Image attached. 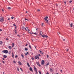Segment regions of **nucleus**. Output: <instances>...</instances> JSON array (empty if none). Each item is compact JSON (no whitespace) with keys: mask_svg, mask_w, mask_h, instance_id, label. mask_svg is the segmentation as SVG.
<instances>
[{"mask_svg":"<svg viewBox=\"0 0 74 74\" xmlns=\"http://www.w3.org/2000/svg\"><path fill=\"white\" fill-rule=\"evenodd\" d=\"M34 71H36V73H35V74H38V72H37V69L36 68V67L35 66H34Z\"/></svg>","mask_w":74,"mask_h":74,"instance_id":"nucleus-1","label":"nucleus"},{"mask_svg":"<svg viewBox=\"0 0 74 74\" xmlns=\"http://www.w3.org/2000/svg\"><path fill=\"white\" fill-rule=\"evenodd\" d=\"M2 52L5 53H8V51L7 50H4L2 51Z\"/></svg>","mask_w":74,"mask_h":74,"instance_id":"nucleus-2","label":"nucleus"},{"mask_svg":"<svg viewBox=\"0 0 74 74\" xmlns=\"http://www.w3.org/2000/svg\"><path fill=\"white\" fill-rule=\"evenodd\" d=\"M34 58L35 59H40V58L39 57V56H38V55L35 56L34 57Z\"/></svg>","mask_w":74,"mask_h":74,"instance_id":"nucleus-3","label":"nucleus"},{"mask_svg":"<svg viewBox=\"0 0 74 74\" xmlns=\"http://www.w3.org/2000/svg\"><path fill=\"white\" fill-rule=\"evenodd\" d=\"M37 64L38 66H39V67H41V65L39 64V62H37Z\"/></svg>","mask_w":74,"mask_h":74,"instance_id":"nucleus-4","label":"nucleus"},{"mask_svg":"<svg viewBox=\"0 0 74 74\" xmlns=\"http://www.w3.org/2000/svg\"><path fill=\"white\" fill-rule=\"evenodd\" d=\"M49 65V62H48L47 64H46L44 65L45 66H48Z\"/></svg>","mask_w":74,"mask_h":74,"instance_id":"nucleus-5","label":"nucleus"},{"mask_svg":"<svg viewBox=\"0 0 74 74\" xmlns=\"http://www.w3.org/2000/svg\"><path fill=\"white\" fill-rule=\"evenodd\" d=\"M41 64L42 65H44V60H43L41 62Z\"/></svg>","mask_w":74,"mask_h":74,"instance_id":"nucleus-6","label":"nucleus"},{"mask_svg":"<svg viewBox=\"0 0 74 74\" xmlns=\"http://www.w3.org/2000/svg\"><path fill=\"white\" fill-rule=\"evenodd\" d=\"M39 52H40L42 55H43V53L42 52V51H41V50H39Z\"/></svg>","mask_w":74,"mask_h":74,"instance_id":"nucleus-7","label":"nucleus"},{"mask_svg":"<svg viewBox=\"0 0 74 74\" xmlns=\"http://www.w3.org/2000/svg\"><path fill=\"white\" fill-rule=\"evenodd\" d=\"M48 17L47 16L46 17L44 18V19L45 21H47V19H48Z\"/></svg>","mask_w":74,"mask_h":74,"instance_id":"nucleus-8","label":"nucleus"},{"mask_svg":"<svg viewBox=\"0 0 74 74\" xmlns=\"http://www.w3.org/2000/svg\"><path fill=\"white\" fill-rule=\"evenodd\" d=\"M0 19H1L0 20V21L1 22H3V21H4V19H3V18H0Z\"/></svg>","mask_w":74,"mask_h":74,"instance_id":"nucleus-9","label":"nucleus"},{"mask_svg":"<svg viewBox=\"0 0 74 74\" xmlns=\"http://www.w3.org/2000/svg\"><path fill=\"white\" fill-rule=\"evenodd\" d=\"M50 73H52V71H53V70L52 69V68H50Z\"/></svg>","mask_w":74,"mask_h":74,"instance_id":"nucleus-10","label":"nucleus"},{"mask_svg":"<svg viewBox=\"0 0 74 74\" xmlns=\"http://www.w3.org/2000/svg\"><path fill=\"white\" fill-rule=\"evenodd\" d=\"M29 70L31 71H33V69H32V67H30L29 68Z\"/></svg>","mask_w":74,"mask_h":74,"instance_id":"nucleus-11","label":"nucleus"},{"mask_svg":"<svg viewBox=\"0 0 74 74\" xmlns=\"http://www.w3.org/2000/svg\"><path fill=\"white\" fill-rule=\"evenodd\" d=\"M22 29L23 30H25V27L23 26H22Z\"/></svg>","mask_w":74,"mask_h":74,"instance_id":"nucleus-12","label":"nucleus"},{"mask_svg":"<svg viewBox=\"0 0 74 74\" xmlns=\"http://www.w3.org/2000/svg\"><path fill=\"white\" fill-rule=\"evenodd\" d=\"M8 48L10 49H12V47H11V46H9Z\"/></svg>","mask_w":74,"mask_h":74,"instance_id":"nucleus-13","label":"nucleus"},{"mask_svg":"<svg viewBox=\"0 0 74 74\" xmlns=\"http://www.w3.org/2000/svg\"><path fill=\"white\" fill-rule=\"evenodd\" d=\"M13 26H14L15 27V29H16V25H15V24H13Z\"/></svg>","mask_w":74,"mask_h":74,"instance_id":"nucleus-14","label":"nucleus"},{"mask_svg":"<svg viewBox=\"0 0 74 74\" xmlns=\"http://www.w3.org/2000/svg\"><path fill=\"white\" fill-rule=\"evenodd\" d=\"M18 64H20V65H21V64H22V63H21L20 61H18Z\"/></svg>","mask_w":74,"mask_h":74,"instance_id":"nucleus-15","label":"nucleus"},{"mask_svg":"<svg viewBox=\"0 0 74 74\" xmlns=\"http://www.w3.org/2000/svg\"><path fill=\"white\" fill-rule=\"evenodd\" d=\"M40 35H42V32L40 31Z\"/></svg>","mask_w":74,"mask_h":74,"instance_id":"nucleus-16","label":"nucleus"},{"mask_svg":"<svg viewBox=\"0 0 74 74\" xmlns=\"http://www.w3.org/2000/svg\"><path fill=\"white\" fill-rule=\"evenodd\" d=\"M29 29H28V27H26L25 28V30H26L27 31V30H29Z\"/></svg>","mask_w":74,"mask_h":74,"instance_id":"nucleus-17","label":"nucleus"},{"mask_svg":"<svg viewBox=\"0 0 74 74\" xmlns=\"http://www.w3.org/2000/svg\"><path fill=\"white\" fill-rule=\"evenodd\" d=\"M73 26V23H71L70 24V27H72Z\"/></svg>","mask_w":74,"mask_h":74,"instance_id":"nucleus-18","label":"nucleus"},{"mask_svg":"<svg viewBox=\"0 0 74 74\" xmlns=\"http://www.w3.org/2000/svg\"><path fill=\"white\" fill-rule=\"evenodd\" d=\"M14 45H15V44H14V43H12V47H14Z\"/></svg>","mask_w":74,"mask_h":74,"instance_id":"nucleus-19","label":"nucleus"},{"mask_svg":"<svg viewBox=\"0 0 74 74\" xmlns=\"http://www.w3.org/2000/svg\"><path fill=\"white\" fill-rule=\"evenodd\" d=\"M33 34H35V35H38V34H37V33H36V32L33 33Z\"/></svg>","mask_w":74,"mask_h":74,"instance_id":"nucleus-20","label":"nucleus"},{"mask_svg":"<svg viewBox=\"0 0 74 74\" xmlns=\"http://www.w3.org/2000/svg\"><path fill=\"white\" fill-rule=\"evenodd\" d=\"M7 56L6 55H3V58H7Z\"/></svg>","mask_w":74,"mask_h":74,"instance_id":"nucleus-21","label":"nucleus"},{"mask_svg":"<svg viewBox=\"0 0 74 74\" xmlns=\"http://www.w3.org/2000/svg\"><path fill=\"white\" fill-rule=\"evenodd\" d=\"M25 51H27L28 50V49H27L26 47L25 48Z\"/></svg>","mask_w":74,"mask_h":74,"instance_id":"nucleus-22","label":"nucleus"},{"mask_svg":"<svg viewBox=\"0 0 74 74\" xmlns=\"http://www.w3.org/2000/svg\"><path fill=\"white\" fill-rule=\"evenodd\" d=\"M0 44L1 45H2L3 44V42L2 41H0Z\"/></svg>","mask_w":74,"mask_h":74,"instance_id":"nucleus-23","label":"nucleus"},{"mask_svg":"<svg viewBox=\"0 0 74 74\" xmlns=\"http://www.w3.org/2000/svg\"><path fill=\"white\" fill-rule=\"evenodd\" d=\"M27 65L28 67H30V65L29 64L28 62L27 63Z\"/></svg>","mask_w":74,"mask_h":74,"instance_id":"nucleus-24","label":"nucleus"},{"mask_svg":"<svg viewBox=\"0 0 74 74\" xmlns=\"http://www.w3.org/2000/svg\"><path fill=\"white\" fill-rule=\"evenodd\" d=\"M44 36H45V37L46 38H48V36H47V35H44Z\"/></svg>","mask_w":74,"mask_h":74,"instance_id":"nucleus-25","label":"nucleus"},{"mask_svg":"<svg viewBox=\"0 0 74 74\" xmlns=\"http://www.w3.org/2000/svg\"><path fill=\"white\" fill-rule=\"evenodd\" d=\"M21 56L23 58H24V56L23 55V54H21Z\"/></svg>","mask_w":74,"mask_h":74,"instance_id":"nucleus-26","label":"nucleus"},{"mask_svg":"<svg viewBox=\"0 0 74 74\" xmlns=\"http://www.w3.org/2000/svg\"><path fill=\"white\" fill-rule=\"evenodd\" d=\"M38 72L40 74H41V71H38Z\"/></svg>","mask_w":74,"mask_h":74,"instance_id":"nucleus-27","label":"nucleus"},{"mask_svg":"<svg viewBox=\"0 0 74 74\" xmlns=\"http://www.w3.org/2000/svg\"><path fill=\"white\" fill-rule=\"evenodd\" d=\"M29 48H30L31 49H32V47H31V46L30 45H29Z\"/></svg>","mask_w":74,"mask_h":74,"instance_id":"nucleus-28","label":"nucleus"},{"mask_svg":"<svg viewBox=\"0 0 74 74\" xmlns=\"http://www.w3.org/2000/svg\"><path fill=\"white\" fill-rule=\"evenodd\" d=\"M8 10H11V7H8Z\"/></svg>","mask_w":74,"mask_h":74,"instance_id":"nucleus-29","label":"nucleus"},{"mask_svg":"<svg viewBox=\"0 0 74 74\" xmlns=\"http://www.w3.org/2000/svg\"><path fill=\"white\" fill-rule=\"evenodd\" d=\"M12 58H14V53H12Z\"/></svg>","mask_w":74,"mask_h":74,"instance_id":"nucleus-30","label":"nucleus"},{"mask_svg":"<svg viewBox=\"0 0 74 74\" xmlns=\"http://www.w3.org/2000/svg\"><path fill=\"white\" fill-rule=\"evenodd\" d=\"M42 37H43V38H44L45 37L44 35H42Z\"/></svg>","mask_w":74,"mask_h":74,"instance_id":"nucleus-31","label":"nucleus"},{"mask_svg":"<svg viewBox=\"0 0 74 74\" xmlns=\"http://www.w3.org/2000/svg\"><path fill=\"white\" fill-rule=\"evenodd\" d=\"M14 32L15 33H17V32H16V29L15 30Z\"/></svg>","mask_w":74,"mask_h":74,"instance_id":"nucleus-32","label":"nucleus"},{"mask_svg":"<svg viewBox=\"0 0 74 74\" xmlns=\"http://www.w3.org/2000/svg\"><path fill=\"white\" fill-rule=\"evenodd\" d=\"M25 21H29V20H28V19H26V18H25Z\"/></svg>","mask_w":74,"mask_h":74,"instance_id":"nucleus-33","label":"nucleus"},{"mask_svg":"<svg viewBox=\"0 0 74 74\" xmlns=\"http://www.w3.org/2000/svg\"><path fill=\"white\" fill-rule=\"evenodd\" d=\"M31 59H32V60H34V58L33 57H32V58H31Z\"/></svg>","mask_w":74,"mask_h":74,"instance_id":"nucleus-34","label":"nucleus"},{"mask_svg":"<svg viewBox=\"0 0 74 74\" xmlns=\"http://www.w3.org/2000/svg\"><path fill=\"white\" fill-rule=\"evenodd\" d=\"M28 33H30V29L28 30Z\"/></svg>","mask_w":74,"mask_h":74,"instance_id":"nucleus-35","label":"nucleus"},{"mask_svg":"<svg viewBox=\"0 0 74 74\" xmlns=\"http://www.w3.org/2000/svg\"><path fill=\"white\" fill-rule=\"evenodd\" d=\"M13 63H16V62H15V61H13Z\"/></svg>","mask_w":74,"mask_h":74,"instance_id":"nucleus-36","label":"nucleus"},{"mask_svg":"<svg viewBox=\"0 0 74 74\" xmlns=\"http://www.w3.org/2000/svg\"><path fill=\"white\" fill-rule=\"evenodd\" d=\"M20 69L22 71H23V70H22V69L21 68H20Z\"/></svg>","mask_w":74,"mask_h":74,"instance_id":"nucleus-37","label":"nucleus"},{"mask_svg":"<svg viewBox=\"0 0 74 74\" xmlns=\"http://www.w3.org/2000/svg\"><path fill=\"white\" fill-rule=\"evenodd\" d=\"M46 23H48V20H47L46 21Z\"/></svg>","mask_w":74,"mask_h":74,"instance_id":"nucleus-38","label":"nucleus"},{"mask_svg":"<svg viewBox=\"0 0 74 74\" xmlns=\"http://www.w3.org/2000/svg\"><path fill=\"white\" fill-rule=\"evenodd\" d=\"M17 57H18V56L17 55H16L15 56V58H17Z\"/></svg>","mask_w":74,"mask_h":74,"instance_id":"nucleus-39","label":"nucleus"},{"mask_svg":"<svg viewBox=\"0 0 74 74\" xmlns=\"http://www.w3.org/2000/svg\"><path fill=\"white\" fill-rule=\"evenodd\" d=\"M64 4H66V1H64Z\"/></svg>","mask_w":74,"mask_h":74,"instance_id":"nucleus-40","label":"nucleus"},{"mask_svg":"<svg viewBox=\"0 0 74 74\" xmlns=\"http://www.w3.org/2000/svg\"><path fill=\"white\" fill-rule=\"evenodd\" d=\"M0 18H1V19L3 18V17H1V16H0Z\"/></svg>","mask_w":74,"mask_h":74,"instance_id":"nucleus-41","label":"nucleus"},{"mask_svg":"<svg viewBox=\"0 0 74 74\" xmlns=\"http://www.w3.org/2000/svg\"><path fill=\"white\" fill-rule=\"evenodd\" d=\"M14 16H12L11 17V19H14Z\"/></svg>","mask_w":74,"mask_h":74,"instance_id":"nucleus-42","label":"nucleus"},{"mask_svg":"<svg viewBox=\"0 0 74 74\" xmlns=\"http://www.w3.org/2000/svg\"><path fill=\"white\" fill-rule=\"evenodd\" d=\"M37 11H40V9H37Z\"/></svg>","mask_w":74,"mask_h":74,"instance_id":"nucleus-43","label":"nucleus"},{"mask_svg":"<svg viewBox=\"0 0 74 74\" xmlns=\"http://www.w3.org/2000/svg\"><path fill=\"white\" fill-rule=\"evenodd\" d=\"M71 2H72V1H69V3H71Z\"/></svg>","mask_w":74,"mask_h":74,"instance_id":"nucleus-44","label":"nucleus"},{"mask_svg":"<svg viewBox=\"0 0 74 74\" xmlns=\"http://www.w3.org/2000/svg\"><path fill=\"white\" fill-rule=\"evenodd\" d=\"M47 58H49V56L48 55H47Z\"/></svg>","mask_w":74,"mask_h":74,"instance_id":"nucleus-45","label":"nucleus"},{"mask_svg":"<svg viewBox=\"0 0 74 74\" xmlns=\"http://www.w3.org/2000/svg\"><path fill=\"white\" fill-rule=\"evenodd\" d=\"M38 56H41V55L40 54H38Z\"/></svg>","mask_w":74,"mask_h":74,"instance_id":"nucleus-46","label":"nucleus"},{"mask_svg":"<svg viewBox=\"0 0 74 74\" xmlns=\"http://www.w3.org/2000/svg\"><path fill=\"white\" fill-rule=\"evenodd\" d=\"M8 21H10V18H8Z\"/></svg>","mask_w":74,"mask_h":74,"instance_id":"nucleus-47","label":"nucleus"},{"mask_svg":"<svg viewBox=\"0 0 74 74\" xmlns=\"http://www.w3.org/2000/svg\"><path fill=\"white\" fill-rule=\"evenodd\" d=\"M27 53V55H29V52H27V53Z\"/></svg>","mask_w":74,"mask_h":74,"instance_id":"nucleus-48","label":"nucleus"},{"mask_svg":"<svg viewBox=\"0 0 74 74\" xmlns=\"http://www.w3.org/2000/svg\"><path fill=\"white\" fill-rule=\"evenodd\" d=\"M17 70L18 71H19V68H17Z\"/></svg>","mask_w":74,"mask_h":74,"instance_id":"nucleus-49","label":"nucleus"},{"mask_svg":"<svg viewBox=\"0 0 74 74\" xmlns=\"http://www.w3.org/2000/svg\"><path fill=\"white\" fill-rule=\"evenodd\" d=\"M11 51H9V54H10V53H11Z\"/></svg>","mask_w":74,"mask_h":74,"instance_id":"nucleus-50","label":"nucleus"},{"mask_svg":"<svg viewBox=\"0 0 74 74\" xmlns=\"http://www.w3.org/2000/svg\"><path fill=\"white\" fill-rule=\"evenodd\" d=\"M60 71L61 73H62V70H60Z\"/></svg>","mask_w":74,"mask_h":74,"instance_id":"nucleus-51","label":"nucleus"},{"mask_svg":"<svg viewBox=\"0 0 74 74\" xmlns=\"http://www.w3.org/2000/svg\"><path fill=\"white\" fill-rule=\"evenodd\" d=\"M23 25H26V23H23Z\"/></svg>","mask_w":74,"mask_h":74,"instance_id":"nucleus-52","label":"nucleus"},{"mask_svg":"<svg viewBox=\"0 0 74 74\" xmlns=\"http://www.w3.org/2000/svg\"><path fill=\"white\" fill-rule=\"evenodd\" d=\"M31 34H33V32H31Z\"/></svg>","mask_w":74,"mask_h":74,"instance_id":"nucleus-53","label":"nucleus"},{"mask_svg":"<svg viewBox=\"0 0 74 74\" xmlns=\"http://www.w3.org/2000/svg\"><path fill=\"white\" fill-rule=\"evenodd\" d=\"M2 11L3 12H4V10H3V9H2Z\"/></svg>","mask_w":74,"mask_h":74,"instance_id":"nucleus-54","label":"nucleus"},{"mask_svg":"<svg viewBox=\"0 0 74 74\" xmlns=\"http://www.w3.org/2000/svg\"><path fill=\"white\" fill-rule=\"evenodd\" d=\"M43 25H44V23H42V26H43Z\"/></svg>","mask_w":74,"mask_h":74,"instance_id":"nucleus-55","label":"nucleus"},{"mask_svg":"<svg viewBox=\"0 0 74 74\" xmlns=\"http://www.w3.org/2000/svg\"><path fill=\"white\" fill-rule=\"evenodd\" d=\"M36 31H37L38 30V28H36Z\"/></svg>","mask_w":74,"mask_h":74,"instance_id":"nucleus-56","label":"nucleus"},{"mask_svg":"<svg viewBox=\"0 0 74 74\" xmlns=\"http://www.w3.org/2000/svg\"><path fill=\"white\" fill-rule=\"evenodd\" d=\"M25 56H27V53H25Z\"/></svg>","mask_w":74,"mask_h":74,"instance_id":"nucleus-57","label":"nucleus"},{"mask_svg":"<svg viewBox=\"0 0 74 74\" xmlns=\"http://www.w3.org/2000/svg\"><path fill=\"white\" fill-rule=\"evenodd\" d=\"M0 31H1V32L2 31V29H0Z\"/></svg>","mask_w":74,"mask_h":74,"instance_id":"nucleus-58","label":"nucleus"},{"mask_svg":"<svg viewBox=\"0 0 74 74\" xmlns=\"http://www.w3.org/2000/svg\"><path fill=\"white\" fill-rule=\"evenodd\" d=\"M2 62H3V63H5L4 61H2Z\"/></svg>","mask_w":74,"mask_h":74,"instance_id":"nucleus-59","label":"nucleus"},{"mask_svg":"<svg viewBox=\"0 0 74 74\" xmlns=\"http://www.w3.org/2000/svg\"><path fill=\"white\" fill-rule=\"evenodd\" d=\"M46 74H49V73L48 72H47Z\"/></svg>","mask_w":74,"mask_h":74,"instance_id":"nucleus-60","label":"nucleus"},{"mask_svg":"<svg viewBox=\"0 0 74 74\" xmlns=\"http://www.w3.org/2000/svg\"><path fill=\"white\" fill-rule=\"evenodd\" d=\"M27 45H28V44H27H27H26V45H25V46H27Z\"/></svg>","mask_w":74,"mask_h":74,"instance_id":"nucleus-61","label":"nucleus"},{"mask_svg":"<svg viewBox=\"0 0 74 74\" xmlns=\"http://www.w3.org/2000/svg\"><path fill=\"white\" fill-rule=\"evenodd\" d=\"M63 41H65V39H64L63 40Z\"/></svg>","mask_w":74,"mask_h":74,"instance_id":"nucleus-62","label":"nucleus"},{"mask_svg":"<svg viewBox=\"0 0 74 74\" xmlns=\"http://www.w3.org/2000/svg\"><path fill=\"white\" fill-rule=\"evenodd\" d=\"M66 51H67V52H68V51H69V50H68V49H67L66 50Z\"/></svg>","mask_w":74,"mask_h":74,"instance_id":"nucleus-63","label":"nucleus"},{"mask_svg":"<svg viewBox=\"0 0 74 74\" xmlns=\"http://www.w3.org/2000/svg\"><path fill=\"white\" fill-rule=\"evenodd\" d=\"M2 59H3V60H4V58H2Z\"/></svg>","mask_w":74,"mask_h":74,"instance_id":"nucleus-64","label":"nucleus"}]
</instances>
